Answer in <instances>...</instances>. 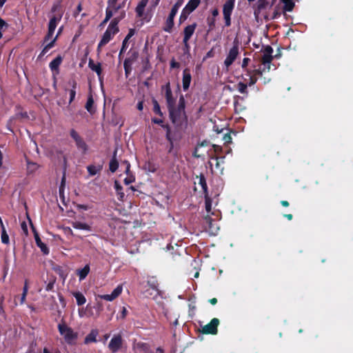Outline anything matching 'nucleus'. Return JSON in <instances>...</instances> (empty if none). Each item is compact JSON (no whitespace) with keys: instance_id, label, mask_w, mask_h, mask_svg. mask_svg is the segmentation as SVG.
<instances>
[{"instance_id":"26","label":"nucleus","mask_w":353,"mask_h":353,"mask_svg":"<svg viewBox=\"0 0 353 353\" xmlns=\"http://www.w3.org/2000/svg\"><path fill=\"white\" fill-rule=\"evenodd\" d=\"M90 272V267L86 265L83 268L77 270V274L80 280L84 279Z\"/></svg>"},{"instance_id":"52","label":"nucleus","mask_w":353,"mask_h":353,"mask_svg":"<svg viewBox=\"0 0 353 353\" xmlns=\"http://www.w3.org/2000/svg\"><path fill=\"white\" fill-rule=\"evenodd\" d=\"M170 66L171 68H179V63L176 61H175L174 59H172L170 62Z\"/></svg>"},{"instance_id":"55","label":"nucleus","mask_w":353,"mask_h":353,"mask_svg":"<svg viewBox=\"0 0 353 353\" xmlns=\"http://www.w3.org/2000/svg\"><path fill=\"white\" fill-rule=\"evenodd\" d=\"M256 82V78L253 77H250V82H249L248 85L250 86L253 85Z\"/></svg>"},{"instance_id":"9","label":"nucleus","mask_w":353,"mask_h":353,"mask_svg":"<svg viewBox=\"0 0 353 353\" xmlns=\"http://www.w3.org/2000/svg\"><path fill=\"white\" fill-rule=\"evenodd\" d=\"M123 287L118 285L110 294L99 295L98 297L108 301H112L116 299L122 292Z\"/></svg>"},{"instance_id":"29","label":"nucleus","mask_w":353,"mask_h":353,"mask_svg":"<svg viewBox=\"0 0 353 353\" xmlns=\"http://www.w3.org/2000/svg\"><path fill=\"white\" fill-rule=\"evenodd\" d=\"M138 57H139V53L136 51H134L132 52L130 56L124 61V62H125L128 64L132 65L134 63V62L137 61Z\"/></svg>"},{"instance_id":"59","label":"nucleus","mask_w":353,"mask_h":353,"mask_svg":"<svg viewBox=\"0 0 353 353\" xmlns=\"http://www.w3.org/2000/svg\"><path fill=\"white\" fill-rule=\"evenodd\" d=\"M183 3V0H178L176 3L174 5L175 7L180 8Z\"/></svg>"},{"instance_id":"4","label":"nucleus","mask_w":353,"mask_h":353,"mask_svg":"<svg viewBox=\"0 0 353 353\" xmlns=\"http://www.w3.org/2000/svg\"><path fill=\"white\" fill-rule=\"evenodd\" d=\"M58 330L68 344H74L78 338V333L74 332L65 323H59Z\"/></svg>"},{"instance_id":"41","label":"nucleus","mask_w":353,"mask_h":353,"mask_svg":"<svg viewBox=\"0 0 353 353\" xmlns=\"http://www.w3.org/2000/svg\"><path fill=\"white\" fill-rule=\"evenodd\" d=\"M199 183L201 185V186L202 187L203 190L205 192H206V190H207V184H206V182H205V177L203 175L200 176Z\"/></svg>"},{"instance_id":"14","label":"nucleus","mask_w":353,"mask_h":353,"mask_svg":"<svg viewBox=\"0 0 353 353\" xmlns=\"http://www.w3.org/2000/svg\"><path fill=\"white\" fill-rule=\"evenodd\" d=\"M200 0H190L183 9L184 12L190 13L194 11L199 5Z\"/></svg>"},{"instance_id":"24","label":"nucleus","mask_w":353,"mask_h":353,"mask_svg":"<svg viewBox=\"0 0 353 353\" xmlns=\"http://www.w3.org/2000/svg\"><path fill=\"white\" fill-rule=\"evenodd\" d=\"M116 155H117V150H114L113 157H112V160L110 161V165H109L110 170L112 172H114L117 170L118 166H119L118 161L116 159Z\"/></svg>"},{"instance_id":"31","label":"nucleus","mask_w":353,"mask_h":353,"mask_svg":"<svg viewBox=\"0 0 353 353\" xmlns=\"http://www.w3.org/2000/svg\"><path fill=\"white\" fill-rule=\"evenodd\" d=\"M87 169H88L89 174L91 176H94V175L97 174L99 172H100V170H101V167L91 165L88 166Z\"/></svg>"},{"instance_id":"35","label":"nucleus","mask_w":353,"mask_h":353,"mask_svg":"<svg viewBox=\"0 0 353 353\" xmlns=\"http://www.w3.org/2000/svg\"><path fill=\"white\" fill-rule=\"evenodd\" d=\"M1 229H2L1 236V241L4 244H8L9 243V236L6 231V229H5L3 225H2Z\"/></svg>"},{"instance_id":"8","label":"nucleus","mask_w":353,"mask_h":353,"mask_svg":"<svg viewBox=\"0 0 353 353\" xmlns=\"http://www.w3.org/2000/svg\"><path fill=\"white\" fill-rule=\"evenodd\" d=\"M122 337L120 334L114 335L110 340L108 348L112 353H116L121 347Z\"/></svg>"},{"instance_id":"61","label":"nucleus","mask_w":353,"mask_h":353,"mask_svg":"<svg viewBox=\"0 0 353 353\" xmlns=\"http://www.w3.org/2000/svg\"><path fill=\"white\" fill-rule=\"evenodd\" d=\"M143 108V102L142 101H140L139 102V103L137 104V109L139 110H142Z\"/></svg>"},{"instance_id":"17","label":"nucleus","mask_w":353,"mask_h":353,"mask_svg":"<svg viewBox=\"0 0 353 353\" xmlns=\"http://www.w3.org/2000/svg\"><path fill=\"white\" fill-rule=\"evenodd\" d=\"M99 334V332L96 329H93L90 332L85 336L84 343L88 344L92 342H97V336Z\"/></svg>"},{"instance_id":"56","label":"nucleus","mask_w":353,"mask_h":353,"mask_svg":"<svg viewBox=\"0 0 353 353\" xmlns=\"http://www.w3.org/2000/svg\"><path fill=\"white\" fill-rule=\"evenodd\" d=\"M127 312H127L126 308L123 307L122 308V311H121V317L122 319H124V318L126 316V315H127Z\"/></svg>"},{"instance_id":"32","label":"nucleus","mask_w":353,"mask_h":353,"mask_svg":"<svg viewBox=\"0 0 353 353\" xmlns=\"http://www.w3.org/2000/svg\"><path fill=\"white\" fill-rule=\"evenodd\" d=\"M76 87L77 83L76 82H72V88L69 90L70 94V100H69V104H70L74 99L75 95H76Z\"/></svg>"},{"instance_id":"30","label":"nucleus","mask_w":353,"mask_h":353,"mask_svg":"<svg viewBox=\"0 0 353 353\" xmlns=\"http://www.w3.org/2000/svg\"><path fill=\"white\" fill-rule=\"evenodd\" d=\"M75 143L79 150H81L83 152H85L87 151L88 146L81 138L79 140H77Z\"/></svg>"},{"instance_id":"43","label":"nucleus","mask_w":353,"mask_h":353,"mask_svg":"<svg viewBox=\"0 0 353 353\" xmlns=\"http://www.w3.org/2000/svg\"><path fill=\"white\" fill-rule=\"evenodd\" d=\"M211 208H212L211 200L209 197L205 196V210L208 212H210L211 211Z\"/></svg>"},{"instance_id":"22","label":"nucleus","mask_w":353,"mask_h":353,"mask_svg":"<svg viewBox=\"0 0 353 353\" xmlns=\"http://www.w3.org/2000/svg\"><path fill=\"white\" fill-rule=\"evenodd\" d=\"M117 1L118 0H108L106 10H109L112 13H114L117 11H118L119 9L120 8V6L117 5Z\"/></svg>"},{"instance_id":"3","label":"nucleus","mask_w":353,"mask_h":353,"mask_svg":"<svg viewBox=\"0 0 353 353\" xmlns=\"http://www.w3.org/2000/svg\"><path fill=\"white\" fill-rule=\"evenodd\" d=\"M119 20L117 19H114L109 24L107 30L104 32L101 40L99 43L97 47V52L99 53L101 52V48L107 44L112 37L119 32V28L117 26Z\"/></svg>"},{"instance_id":"15","label":"nucleus","mask_w":353,"mask_h":353,"mask_svg":"<svg viewBox=\"0 0 353 353\" xmlns=\"http://www.w3.org/2000/svg\"><path fill=\"white\" fill-rule=\"evenodd\" d=\"M72 227L77 230H82L85 231H91V226L86 223H83L77 221L71 223Z\"/></svg>"},{"instance_id":"40","label":"nucleus","mask_w":353,"mask_h":353,"mask_svg":"<svg viewBox=\"0 0 353 353\" xmlns=\"http://www.w3.org/2000/svg\"><path fill=\"white\" fill-rule=\"evenodd\" d=\"M238 90L243 94L247 93V85L241 82L239 83Z\"/></svg>"},{"instance_id":"60","label":"nucleus","mask_w":353,"mask_h":353,"mask_svg":"<svg viewBox=\"0 0 353 353\" xmlns=\"http://www.w3.org/2000/svg\"><path fill=\"white\" fill-rule=\"evenodd\" d=\"M147 3H148V0H142V1L139 3V6H142V7L145 8V7L146 6Z\"/></svg>"},{"instance_id":"64","label":"nucleus","mask_w":353,"mask_h":353,"mask_svg":"<svg viewBox=\"0 0 353 353\" xmlns=\"http://www.w3.org/2000/svg\"><path fill=\"white\" fill-rule=\"evenodd\" d=\"M281 205H282L283 206H284V207H288V206H289V203H288V201H282L281 202Z\"/></svg>"},{"instance_id":"20","label":"nucleus","mask_w":353,"mask_h":353,"mask_svg":"<svg viewBox=\"0 0 353 353\" xmlns=\"http://www.w3.org/2000/svg\"><path fill=\"white\" fill-rule=\"evenodd\" d=\"M174 17H172L171 15H169L166 19L165 26L163 28V30L167 32H170L172 30V28L174 26Z\"/></svg>"},{"instance_id":"7","label":"nucleus","mask_w":353,"mask_h":353,"mask_svg":"<svg viewBox=\"0 0 353 353\" xmlns=\"http://www.w3.org/2000/svg\"><path fill=\"white\" fill-rule=\"evenodd\" d=\"M219 324V320L216 318H214L208 324L202 327V332L204 334H216Z\"/></svg>"},{"instance_id":"44","label":"nucleus","mask_w":353,"mask_h":353,"mask_svg":"<svg viewBox=\"0 0 353 353\" xmlns=\"http://www.w3.org/2000/svg\"><path fill=\"white\" fill-rule=\"evenodd\" d=\"M148 285L153 290H158V283L154 279L148 281Z\"/></svg>"},{"instance_id":"13","label":"nucleus","mask_w":353,"mask_h":353,"mask_svg":"<svg viewBox=\"0 0 353 353\" xmlns=\"http://www.w3.org/2000/svg\"><path fill=\"white\" fill-rule=\"evenodd\" d=\"M235 0H227L226 2L223 5V15H231L234 6Z\"/></svg>"},{"instance_id":"36","label":"nucleus","mask_w":353,"mask_h":353,"mask_svg":"<svg viewBox=\"0 0 353 353\" xmlns=\"http://www.w3.org/2000/svg\"><path fill=\"white\" fill-rule=\"evenodd\" d=\"M39 168V165L33 162H27V170L28 173H32L36 171Z\"/></svg>"},{"instance_id":"33","label":"nucleus","mask_w":353,"mask_h":353,"mask_svg":"<svg viewBox=\"0 0 353 353\" xmlns=\"http://www.w3.org/2000/svg\"><path fill=\"white\" fill-rule=\"evenodd\" d=\"M284 6V10L288 12H290L292 10L294 3L293 2V0H282Z\"/></svg>"},{"instance_id":"19","label":"nucleus","mask_w":353,"mask_h":353,"mask_svg":"<svg viewBox=\"0 0 353 353\" xmlns=\"http://www.w3.org/2000/svg\"><path fill=\"white\" fill-rule=\"evenodd\" d=\"M34 239H35V241H36V243L37 245H38V247H39L41 250V251L45 254H48L49 252V250L48 249V248L46 247V245L41 241V240L40 239L39 236V234L34 232Z\"/></svg>"},{"instance_id":"37","label":"nucleus","mask_w":353,"mask_h":353,"mask_svg":"<svg viewBox=\"0 0 353 353\" xmlns=\"http://www.w3.org/2000/svg\"><path fill=\"white\" fill-rule=\"evenodd\" d=\"M152 103H153V105H154V108H153L154 112L156 114L161 116L162 115V112L161 111L160 106H159L157 101L155 100V99H153Z\"/></svg>"},{"instance_id":"27","label":"nucleus","mask_w":353,"mask_h":353,"mask_svg":"<svg viewBox=\"0 0 353 353\" xmlns=\"http://www.w3.org/2000/svg\"><path fill=\"white\" fill-rule=\"evenodd\" d=\"M61 57H58L50 63V68L52 70H56L61 63Z\"/></svg>"},{"instance_id":"42","label":"nucleus","mask_w":353,"mask_h":353,"mask_svg":"<svg viewBox=\"0 0 353 353\" xmlns=\"http://www.w3.org/2000/svg\"><path fill=\"white\" fill-rule=\"evenodd\" d=\"M132 65L128 64V63H127L125 62L123 63V66H124V70H125V76L126 77H128V75L131 72V71H132Z\"/></svg>"},{"instance_id":"18","label":"nucleus","mask_w":353,"mask_h":353,"mask_svg":"<svg viewBox=\"0 0 353 353\" xmlns=\"http://www.w3.org/2000/svg\"><path fill=\"white\" fill-rule=\"evenodd\" d=\"M269 3L265 0H259L257 2V8L254 11V15L256 19H258L261 11L265 9L267 7H268Z\"/></svg>"},{"instance_id":"57","label":"nucleus","mask_w":353,"mask_h":353,"mask_svg":"<svg viewBox=\"0 0 353 353\" xmlns=\"http://www.w3.org/2000/svg\"><path fill=\"white\" fill-rule=\"evenodd\" d=\"M249 61L250 59L244 58L242 63V68H245L248 65Z\"/></svg>"},{"instance_id":"28","label":"nucleus","mask_w":353,"mask_h":353,"mask_svg":"<svg viewBox=\"0 0 353 353\" xmlns=\"http://www.w3.org/2000/svg\"><path fill=\"white\" fill-rule=\"evenodd\" d=\"M134 34V32L132 30H130L129 33L128 34V35L125 37V38L124 39L123 41V43H122V48L121 49V51H120V53H119V56L124 52V50H125L126 48V46H127V43H128V41L131 38V37H132Z\"/></svg>"},{"instance_id":"2","label":"nucleus","mask_w":353,"mask_h":353,"mask_svg":"<svg viewBox=\"0 0 353 353\" xmlns=\"http://www.w3.org/2000/svg\"><path fill=\"white\" fill-rule=\"evenodd\" d=\"M170 117L172 123L176 126H181L187 122V117L185 113V100L181 96L176 108L174 107L169 109Z\"/></svg>"},{"instance_id":"58","label":"nucleus","mask_w":353,"mask_h":353,"mask_svg":"<svg viewBox=\"0 0 353 353\" xmlns=\"http://www.w3.org/2000/svg\"><path fill=\"white\" fill-rule=\"evenodd\" d=\"M4 26H7V23L5 22V21L3 19H2L1 17H0V30L4 27Z\"/></svg>"},{"instance_id":"48","label":"nucleus","mask_w":353,"mask_h":353,"mask_svg":"<svg viewBox=\"0 0 353 353\" xmlns=\"http://www.w3.org/2000/svg\"><path fill=\"white\" fill-rule=\"evenodd\" d=\"M144 8L142 6H137V8H136V12L138 14L139 17H141L143 14V11H144Z\"/></svg>"},{"instance_id":"38","label":"nucleus","mask_w":353,"mask_h":353,"mask_svg":"<svg viewBox=\"0 0 353 353\" xmlns=\"http://www.w3.org/2000/svg\"><path fill=\"white\" fill-rule=\"evenodd\" d=\"M28 284L26 282L25 285H24V287H23V293H22L21 297V304H23L25 302V301H26V295H27V293H28Z\"/></svg>"},{"instance_id":"54","label":"nucleus","mask_w":353,"mask_h":353,"mask_svg":"<svg viewBox=\"0 0 353 353\" xmlns=\"http://www.w3.org/2000/svg\"><path fill=\"white\" fill-rule=\"evenodd\" d=\"M21 229L23 230V231L26 234H28V228H27V225H26V222L21 223Z\"/></svg>"},{"instance_id":"6","label":"nucleus","mask_w":353,"mask_h":353,"mask_svg":"<svg viewBox=\"0 0 353 353\" xmlns=\"http://www.w3.org/2000/svg\"><path fill=\"white\" fill-rule=\"evenodd\" d=\"M196 27V24L194 23H192L191 25L186 26L184 28V30H183L184 37H183V43L185 46V48L187 50H188L190 48L188 41L191 38V37L193 35V34L195 31Z\"/></svg>"},{"instance_id":"23","label":"nucleus","mask_w":353,"mask_h":353,"mask_svg":"<svg viewBox=\"0 0 353 353\" xmlns=\"http://www.w3.org/2000/svg\"><path fill=\"white\" fill-rule=\"evenodd\" d=\"M88 66L89 68L97 72V75L99 77L101 76V64L99 63H94L93 61L92 60H90L89 61V63H88Z\"/></svg>"},{"instance_id":"1","label":"nucleus","mask_w":353,"mask_h":353,"mask_svg":"<svg viewBox=\"0 0 353 353\" xmlns=\"http://www.w3.org/2000/svg\"><path fill=\"white\" fill-rule=\"evenodd\" d=\"M62 12H59L57 14L53 16L50 19L48 24V32L45 37V42H49L44 46L41 52V54H45L50 48H52L54 46V44L57 39V35L54 38L52 37V36L57 28V23L61 21L62 18Z\"/></svg>"},{"instance_id":"47","label":"nucleus","mask_w":353,"mask_h":353,"mask_svg":"<svg viewBox=\"0 0 353 353\" xmlns=\"http://www.w3.org/2000/svg\"><path fill=\"white\" fill-rule=\"evenodd\" d=\"M3 301H4V296L3 295H0V314H4V310H3Z\"/></svg>"},{"instance_id":"50","label":"nucleus","mask_w":353,"mask_h":353,"mask_svg":"<svg viewBox=\"0 0 353 353\" xmlns=\"http://www.w3.org/2000/svg\"><path fill=\"white\" fill-rule=\"evenodd\" d=\"M179 9V8L175 7L174 6H173V7L172 8V10H171L170 13L169 15H171L172 17H175V15L176 14Z\"/></svg>"},{"instance_id":"39","label":"nucleus","mask_w":353,"mask_h":353,"mask_svg":"<svg viewBox=\"0 0 353 353\" xmlns=\"http://www.w3.org/2000/svg\"><path fill=\"white\" fill-rule=\"evenodd\" d=\"M70 134L71 137L74 139V141L76 142L77 140H79L81 137L79 136L78 132L74 130V129H72L70 132Z\"/></svg>"},{"instance_id":"49","label":"nucleus","mask_w":353,"mask_h":353,"mask_svg":"<svg viewBox=\"0 0 353 353\" xmlns=\"http://www.w3.org/2000/svg\"><path fill=\"white\" fill-rule=\"evenodd\" d=\"M230 16L231 15H223L225 23L226 26H230L231 24V20H230Z\"/></svg>"},{"instance_id":"16","label":"nucleus","mask_w":353,"mask_h":353,"mask_svg":"<svg viewBox=\"0 0 353 353\" xmlns=\"http://www.w3.org/2000/svg\"><path fill=\"white\" fill-rule=\"evenodd\" d=\"M165 98H166V101H167V105H168V110L173 108L174 101L172 98V91L170 90L169 84H168L166 85Z\"/></svg>"},{"instance_id":"46","label":"nucleus","mask_w":353,"mask_h":353,"mask_svg":"<svg viewBox=\"0 0 353 353\" xmlns=\"http://www.w3.org/2000/svg\"><path fill=\"white\" fill-rule=\"evenodd\" d=\"M113 14L114 13L111 12V11H110L109 10H106L105 18L103 20V23H107L110 20V19L112 17Z\"/></svg>"},{"instance_id":"45","label":"nucleus","mask_w":353,"mask_h":353,"mask_svg":"<svg viewBox=\"0 0 353 353\" xmlns=\"http://www.w3.org/2000/svg\"><path fill=\"white\" fill-rule=\"evenodd\" d=\"M54 283H55V279H53L51 281H50L49 283L47 284V285L46 287V290L47 291H52L54 288Z\"/></svg>"},{"instance_id":"62","label":"nucleus","mask_w":353,"mask_h":353,"mask_svg":"<svg viewBox=\"0 0 353 353\" xmlns=\"http://www.w3.org/2000/svg\"><path fill=\"white\" fill-rule=\"evenodd\" d=\"M152 121L155 123H158V124H161L163 123V121L161 120V119H152Z\"/></svg>"},{"instance_id":"63","label":"nucleus","mask_w":353,"mask_h":353,"mask_svg":"<svg viewBox=\"0 0 353 353\" xmlns=\"http://www.w3.org/2000/svg\"><path fill=\"white\" fill-rule=\"evenodd\" d=\"M210 303L212 305H215L217 303V299L216 298L211 299Z\"/></svg>"},{"instance_id":"25","label":"nucleus","mask_w":353,"mask_h":353,"mask_svg":"<svg viewBox=\"0 0 353 353\" xmlns=\"http://www.w3.org/2000/svg\"><path fill=\"white\" fill-rule=\"evenodd\" d=\"M85 108L90 113L92 114L94 112V100L92 95L88 97Z\"/></svg>"},{"instance_id":"51","label":"nucleus","mask_w":353,"mask_h":353,"mask_svg":"<svg viewBox=\"0 0 353 353\" xmlns=\"http://www.w3.org/2000/svg\"><path fill=\"white\" fill-rule=\"evenodd\" d=\"M61 7L60 3H57L54 4L52 8V12H57L59 11V8Z\"/></svg>"},{"instance_id":"21","label":"nucleus","mask_w":353,"mask_h":353,"mask_svg":"<svg viewBox=\"0 0 353 353\" xmlns=\"http://www.w3.org/2000/svg\"><path fill=\"white\" fill-rule=\"evenodd\" d=\"M72 294L75 297L77 303L79 305H82L86 302L85 297L80 292H73Z\"/></svg>"},{"instance_id":"11","label":"nucleus","mask_w":353,"mask_h":353,"mask_svg":"<svg viewBox=\"0 0 353 353\" xmlns=\"http://www.w3.org/2000/svg\"><path fill=\"white\" fill-rule=\"evenodd\" d=\"M204 220L206 228H208L210 232L215 234L219 230V227L216 224L212 222V220L209 215L205 216Z\"/></svg>"},{"instance_id":"10","label":"nucleus","mask_w":353,"mask_h":353,"mask_svg":"<svg viewBox=\"0 0 353 353\" xmlns=\"http://www.w3.org/2000/svg\"><path fill=\"white\" fill-rule=\"evenodd\" d=\"M238 54H239L238 47L236 46H234L230 50L229 53L224 61V63L226 65V67H229L230 65H232V63L236 59Z\"/></svg>"},{"instance_id":"34","label":"nucleus","mask_w":353,"mask_h":353,"mask_svg":"<svg viewBox=\"0 0 353 353\" xmlns=\"http://www.w3.org/2000/svg\"><path fill=\"white\" fill-rule=\"evenodd\" d=\"M114 188L117 190V194L119 196V199L123 200L124 197V193L121 191L122 187L117 181H114Z\"/></svg>"},{"instance_id":"53","label":"nucleus","mask_w":353,"mask_h":353,"mask_svg":"<svg viewBox=\"0 0 353 353\" xmlns=\"http://www.w3.org/2000/svg\"><path fill=\"white\" fill-rule=\"evenodd\" d=\"M231 139H232V138H231L230 135L228 134H225L223 137V140L225 141V143L230 142Z\"/></svg>"},{"instance_id":"12","label":"nucleus","mask_w":353,"mask_h":353,"mask_svg":"<svg viewBox=\"0 0 353 353\" xmlns=\"http://www.w3.org/2000/svg\"><path fill=\"white\" fill-rule=\"evenodd\" d=\"M191 74L189 70L185 69L183 72V88L184 90L188 89L191 82Z\"/></svg>"},{"instance_id":"5","label":"nucleus","mask_w":353,"mask_h":353,"mask_svg":"<svg viewBox=\"0 0 353 353\" xmlns=\"http://www.w3.org/2000/svg\"><path fill=\"white\" fill-rule=\"evenodd\" d=\"M272 52L273 49L269 46H266L263 49V57L261 58L262 64H263L265 66L263 70H267L268 71H269L270 70V63L273 59V57L272 55Z\"/></svg>"}]
</instances>
